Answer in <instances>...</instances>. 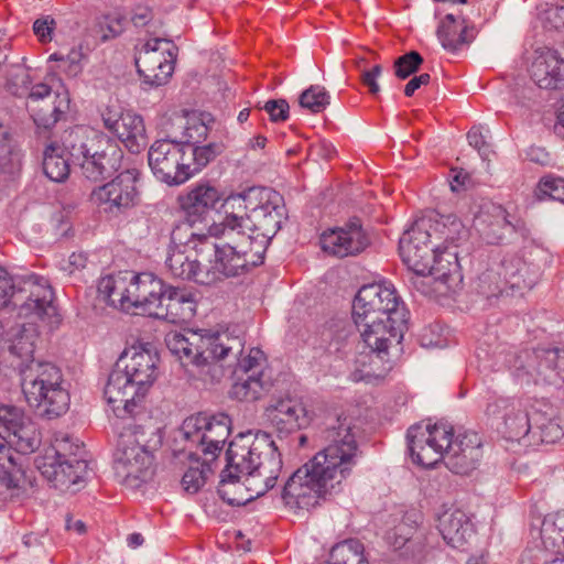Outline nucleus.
<instances>
[{
	"label": "nucleus",
	"instance_id": "20",
	"mask_svg": "<svg viewBox=\"0 0 564 564\" xmlns=\"http://www.w3.org/2000/svg\"><path fill=\"white\" fill-rule=\"evenodd\" d=\"M319 243L325 253L343 259L364 252L370 245V238L361 220L354 217L344 226L323 231Z\"/></svg>",
	"mask_w": 564,
	"mask_h": 564
},
{
	"label": "nucleus",
	"instance_id": "59",
	"mask_svg": "<svg viewBox=\"0 0 564 564\" xmlns=\"http://www.w3.org/2000/svg\"><path fill=\"white\" fill-rule=\"evenodd\" d=\"M431 82V76L427 73H423L419 76H414L411 78L406 85L404 86V95L406 97H411L414 93L421 87L426 86Z\"/></svg>",
	"mask_w": 564,
	"mask_h": 564
},
{
	"label": "nucleus",
	"instance_id": "15",
	"mask_svg": "<svg viewBox=\"0 0 564 564\" xmlns=\"http://www.w3.org/2000/svg\"><path fill=\"white\" fill-rule=\"evenodd\" d=\"M139 173L126 170L108 183L97 186L90 194V200L99 209L111 215H119L134 207L139 202L137 187Z\"/></svg>",
	"mask_w": 564,
	"mask_h": 564
},
{
	"label": "nucleus",
	"instance_id": "34",
	"mask_svg": "<svg viewBox=\"0 0 564 564\" xmlns=\"http://www.w3.org/2000/svg\"><path fill=\"white\" fill-rule=\"evenodd\" d=\"M177 200L189 221H202L221 200V193L209 183H197Z\"/></svg>",
	"mask_w": 564,
	"mask_h": 564
},
{
	"label": "nucleus",
	"instance_id": "56",
	"mask_svg": "<svg viewBox=\"0 0 564 564\" xmlns=\"http://www.w3.org/2000/svg\"><path fill=\"white\" fill-rule=\"evenodd\" d=\"M467 140L469 145L475 148L481 156L487 154V142L481 127H473L467 133Z\"/></svg>",
	"mask_w": 564,
	"mask_h": 564
},
{
	"label": "nucleus",
	"instance_id": "60",
	"mask_svg": "<svg viewBox=\"0 0 564 564\" xmlns=\"http://www.w3.org/2000/svg\"><path fill=\"white\" fill-rule=\"evenodd\" d=\"M52 93V88L44 83H39L35 85H29V93L26 94V98L31 101H37L48 97Z\"/></svg>",
	"mask_w": 564,
	"mask_h": 564
},
{
	"label": "nucleus",
	"instance_id": "28",
	"mask_svg": "<svg viewBox=\"0 0 564 564\" xmlns=\"http://www.w3.org/2000/svg\"><path fill=\"white\" fill-rule=\"evenodd\" d=\"M476 226L487 243H500L507 234L520 230V223H513L501 206L494 203L484 204L476 217Z\"/></svg>",
	"mask_w": 564,
	"mask_h": 564
},
{
	"label": "nucleus",
	"instance_id": "10",
	"mask_svg": "<svg viewBox=\"0 0 564 564\" xmlns=\"http://www.w3.org/2000/svg\"><path fill=\"white\" fill-rule=\"evenodd\" d=\"M214 258L207 264L200 265L197 260L199 251L181 248H169L165 260L166 268L174 278L193 280L202 285H215L225 279L246 273L239 261L232 262L229 258V248L220 249L213 245Z\"/></svg>",
	"mask_w": 564,
	"mask_h": 564
},
{
	"label": "nucleus",
	"instance_id": "26",
	"mask_svg": "<svg viewBox=\"0 0 564 564\" xmlns=\"http://www.w3.org/2000/svg\"><path fill=\"white\" fill-rule=\"evenodd\" d=\"M159 356L150 348V344L132 346L126 349L116 365L120 367L134 384L148 392L158 375Z\"/></svg>",
	"mask_w": 564,
	"mask_h": 564
},
{
	"label": "nucleus",
	"instance_id": "17",
	"mask_svg": "<svg viewBox=\"0 0 564 564\" xmlns=\"http://www.w3.org/2000/svg\"><path fill=\"white\" fill-rule=\"evenodd\" d=\"M431 225L427 221L416 219L413 225L403 232L399 241V252L403 263L416 275L425 276L431 271V263L436 258V252L441 250V245L434 239L417 249L414 242L430 241L432 238L429 234Z\"/></svg>",
	"mask_w": 564,
	"mask_h": 564
},
{
	"label": "nucleus",
	"instance_id": "30",
	"mask_svg": "<svg viewBox=\"0 0 564 564\" xmlns=\"http://www.w3.org/2000/svg\"><path fill=\"white\" fill-rule=\"evenodd\" d=\"M533 82L544 89L564 87V59L550 47L538 48L530 68Z\"/></svg>",
	"mask_w": 564,
	"mask_h": 564
},
{
	"label": "nucleus",
	"instance_id": "36",
	"mask_svg": "<svg viewBox=\"0 0 564 564\" xmlns=\"http://www.w3.org/2000/svg\"><path fill=\"white\" fill-rule=\"evenodd\" d=\"M438 530L444 541L454 549L463 550L474 534L468 516L459 510H448L438 518Z\"/></svg>",
	"mask_w": 564,
	"mask_h": 564
},
{
	"label": "nucleus",
	"instance_id": "33",
	"mask_svg": "<svg viewBox=\"0 0 564 564\" xmlns=\"http://www.w3.org/2000/svg\"><path fill=\"white\" fill-rule=\"evenodd\" d=\"M510 367L514 369L518 377L532 376L533 371L543 375L547 369L564 371V349L539 348L532 355L529 351H523L514 356L513 364ZM557 375L564 381V375L560 372Z\"/></svg>",
	"mask_w": 564,
	"mask_h": 564
},
{
	"label": "nucleus",
	"instance_id": "22",
	"mask_svg": "<svg viewBox=\"0 0 564 564\" xmlns=\"http://www.w3.org/2000/svg\"><path fill=\"white\" fill-rule=\"evenodd\" d=\"M0 435L9 438L8 443L23 455L33 453L41 444L36 424L20 409L11 405H0Z\"/></svg>",
	"mask_w": 564,
	"mask_h": 564
},
{
	"label": "nucleus",
	"instance_id": "19",
	"mask_svg": "<svg viewBox=\"0 0 564 564\" xmlns=\"http://www.w3.org/2000/svg\"><path fill=\"white\" fill-rule=\"evenodd\" d=\"M530 267L522 257L507 254L497 270H488L479 276L481 293L487 296L501 293L505 286L510 289H531L534 279L530 276Z\"/></svg>",
	"mask_w": 564,
	"mask_h": 564
},
{
	"label": "nucleus",
	"instance_id": "13",
	"mask_svg": "<svg viewBox=\"0 0 564 564\" xmlns=\"http://www.w3.org/2000/svg\"><path fill=\"white\" fill-rule=\"evenodd\" d=\"M181 432L184 440L200 447L204 455L216 457L230 434V419L226 414L199 413L185 419Z\"/></svg>",
	"mask_w": 564,
	"mask_h": 564
},
{
	"label": "nucleus",
	"instance_id": "61",
	"mask_svg": "<svg viewBox=\"0 0 564 564\" xmlns=\"http://www.w3.org/2000/svg\"><path fill=\"white\" fill-rule=\"evenodd\" d=\"M80 54L78 52H70L67 56H63L61 54L54 53L50 56L51 61H61L63 63H69V72L73 74H77L80 72V66L78 64Z\"/></svg>",
	"mask_w": 564,
	"mask_h": 564
},
{
	"label": "nucleus",
	"instance_id": "16",
	"mask_svg": "<svg viewBox=\"0 0 564 564\" xmlns=\"http://www.w3.org/2000/svg\"><path fill=\"white\" fill-rule=\"evenodd\" d=\"M148 161L156 178L169 185H181L188 180L185 147L177 141L156 140L149 149Z\"/></svg>",
	"mask_w": 564,
	"mask_h": 564
},
{
	"label": "nucleus",
	"instance_id": "5",
	"mask_svg": "<svg viewBox=\"0 0 564 564\" xmlns=\"http://www.w3.org/2000/svg\"><path fill=\"white\" fill-rule=\"evenodd\" d=\"M73 164L80 166L83 175L89 181H100L111 176L121 167L122 150L117 142L104 133L77 126L65 137L64 147L53 142L43 152L44 174L54 182L65 181L70 171L65 153Z\"/></svg>",
	"mask_w": 564,
	"mask_h": 564
},
{
	"label": "nucleus",
	"instance_id": "27",
	"mask_svg": "<svg viewBox=\"0 0 564 564\" xmlns=\"http://www.w3.org/2000/svg\"><path fill=\"white\" fill-rule=\"evenodd\" d=\"M265 414L272 427L280 434H291L310 423L305 405L291 397L272 400L265 409Z\"/></svg>",
	"mask_w": 564,
	"mask_h": 564
},
{
	"label": "nucleus",
	"instance_id": "25",
	"mask_svg": "<svg viewBox=\"0 0 564 564\" xmlns=\"http://www.w3.org/2000/svg\"><path fill=\"white\" fill-rule=\"evenodd\" d=\"M105 127L132 153H139L147 145V133L141 116L132 111L118 112L107 107L101 112Z\"/></svg>",
	"mask_w": 564,
	"mask_h": 564
},
{
	"label": "nucleus",
	"instance_id": "3",
	"mask_svg": "<svg viewBox=\"0 0 564 564\" xmlns=\"http://www.w3.org/2000/svg\"><path fill=\"white\" fill-rule=\"evenodd\" d=\"M325 446L286 480L282 498L291 508L310 509L343 490L344 480L356 466L360 451L356 425L338 416L321 432Z\"/></svg>",
	"mask_w": 564,
	"mask_h": 564
},
{
	"label": "nucleus",
	"instance_id": "54",
	"mask_svg": "<svg viewBox=\"0 0 564 564\" xmlns=\"http://www.w3.org/2000/svg\"><path fill=\"white\" fill-rule=\"evenodd\" d=\"M382 74L381 65L377 64L370 69L362 70L360 75L361 83L368 88L369 93L377 95L380 91V87L377 83L378 77Z\"/></svg>",
	"mask_w": 564,
	"mask_h": 564
},
{
	"label": "nucleus",
	"instance_id": "7",
	"mask_svg": "<svg viewBox=\"0 0 564 564\" xmlns=\"http://www.w3.org/2000/svg\"><path fill=\"white\" fill-rule=\"evenodd\" d=\"M12 297H15V303L21 302L18 316L30 325L42 323L54 329L61 324L54 292L46 278L29 273L19 276L15 283L7 270L0 267V310L7 307Z\"/></svg>",
	"mask_w": 564,
	"mask_h": 564
},
{
	"label": "nucleus",
	"instance_id": "55",
	"mask_svg": "<svg viewBox=\"0 0 564 564\" xmlns=\"http://www.w3.org/2000/svg\"><path fill=\"white\" fill-rule=\"evenodd\" d=\"M87 254L84 252H73L61 265L62 270L72 275L76 271L84 269L87 264Z\"/></svg>",
	"mask_w": 564,
	"mask_h": 564
},
{
	"label": "nucleus",
	"instance_id": "37",
	"mask_svg": "<svg viewBox=\"0 0 564 564\" xmlns=\"http://www.w3.org/2000/svg\"><path fill=\"white\" fill-rule=\"evenodd\" d=\"M531 431L528 437V444L541 443L552 444L562 438L563 429L558 423L555 411L547 404L534 406L530 413Z\"/></svg>",
	"mask_w": 564,
	"mask_h": 564
},
{
	"label": "nucleus",
	"instance_id": "12",
	"mask_svg": "<svg viewBox=\"0 0 564 564\" xmlns=\"http://www.w3.org/2000/svg\"><path fill=\"white\" fill-rule=\"evenodd\" d=\"M394 286L391 283H372L360 288L352 303L355 323H375V318H389L404 314Z\"/></svg>",
	"mask_w": 564,
	"mask_h": 564
},
{
	"label": "nucleus",
	"instance_id": "58",
	"mask_svg": "<svg viewBox=\"0 0 564 564\" xmlns=\"http://www.w3.org/2000/svg\"><path fill=\"white\" fill-rule=\"evenodd\" d=\"M449 185L453 192H458L469 182V174L463 170L452 169L449 173Z\"/></svg>",
	"mask_w": 564,
	"mask_h": 564
},
{
	"label": "nucleus",
	"instance_id": "47",
	"mask_svg": "<svg viewBox=\"0 0 564 564\" xmlns=\"http://www.w3.org/2000/svg\"><path fill=\"white\" fill-rule=\"evenodd\" d=\"M212 473L210 465L206 463L196 467H189L181 481L184 491L189 495L197 494L204 487Z\"/></svg>",
	"mask_w": 564,
	"mask_h": 564
},
{
	"label": "nucleus",
	"instance_id": "23",
	"mask_svg": "<svg viewBox=\"0 0 564 564\" xmlns=\"http://www.w3.org/2000/svg\"><path fill=\"white\" fill-rule=\"evenodd\" d=\"M405 316L406 313L389 318H375V323H355L364 343L370 349L371 359L373 357L382 359V355H387L388 348L392 344L401 343L405 328Z\"/></svg>",
	"mask_w": 564,
	"mask_h": 564
},
{
	"label": "nucleus",
	"instance_id": "31",
	"mask_svg": "<svg viewBox=\"0 0 564 564\" xmlns=\"http://www.w3.org/2000/svg\"><path fill=\"white\" fill-rule=\"evenodd\" d=\"M154 317L178 324L191 321L196 312L194 294L186 289L166 286Z\"/></svg>",
	"mask_w": 564,
	"mask_h": 564
},
{
	"label": "nucleus",
	"instance_id": "21",
	"mask_svg": "<svg viewBox=\"0 0 564 564\" xmlns=\"http://www.w3.org/2000/svg\"><path fill=\"white\" fill-rule=\"evenodd\" d=\"M276 481H267L259 476L242 475L226 467L220 475L217 492L230 506H245L263 496Z\"/></svg>",
	"mask_w": 564,
	"mask_h": 564
},
{
	"label": "nucleus",
	"instance_id": "64",
	"mask_svg": "<svg viewBox=\"0 0 564 564\" xmlns=\"http://www.w3.org/2000/svg\"><path fill=\"white\" fill-rule=\"evenodd\" d=\"M555 132L564 138V106L561 108L557 115V121L555 123Z\"/></svg>",
	"mask_w": 564,
	"mask_h": 564
},
{
	"label": "nucleus",
	"instance_id": "11",
	"mask_svg": "<svg viewBox=\"0 0 564 564\" xmlns=\"http://www.w3.org/2000/svg\"><path fill=\"white\" fill-rule=\"evenodd\" d=\"M84 446L67 434H58L51 447L37 456L35 466L43 477L62 490L77 485L87 473Z\"/></svg>",
	"mask_w": 564,
	"mask_h": 564
},
{
	"label": "nucleus",
	"instance_id": "49",
	"mask_svg": "<svg viewBox=\"0 0 564 564\" xmlns=\"http://www.w3.org/2000/svg\"><path fill=\"white\" fill-rule=\"evenodd\" d=\"M424 59L421 54L416 51L408 52L399 56L393 64L394 75L399 79H406L414 73H416L422 66Z\"/></svg>",
	"mask_w": 564,
	"mask_h": 564
},
{
	"label": "nucleus",
	"instance_id": "4",
	"mask_svg": "<svg viewBox=\"0 0 564 564\" xmlns=\"http://www.w3.org/2000/svg\"><path fill=\"white\" fill-rule=\"evenodd\" d=\"M35 329L23 326L2 350L1 357L21 375L26 402L48 420L67 412L70 403L68 384L62 370L52 362L33 358Z\"/></svg>",
	"mask_w": 564,
	"mask_h": 564
},
{
	"label": "nucleus",
	"instance_id": "44",
	"mask_svg": "<svg viewBox=\"0 0 564 564\" xmlns=\"http://www.w3.org/2000/svg\"><path fill=\"white\" fill-rule=\"evenodd\" d=\"M436 259L431 263V271L425 276H432L435 281L451 288L454 281V274L457 273V253L448 250H440L436 252Z\"/></svg>",
	"mask_w": 564,
	"mask_h": 564
},
{
	"label": "nucleus",
	"instance_id": "32",
	"mask_svg": "<svg viewBox=\"0 0 564 564\" xmlns=\"http://www.w3.org/2000/svg\"><path fill=\"white\" fill-rule=\"evenodd\" d=\"M26 482L30 480L21 457L14 455L6 436L0 435V500L12 498Z\"/></svg>",
	"mask_w": 564,
	"mask_h": 564
},
{
	"label": "nucleus",
	"instance_id": "2",
	"mask_svg": "<svg viewBox=\"0 0 564 564\" xmlns=\"http://www.w3.org/2000/svg\"><path fill=\"white\" fill-rule=\"evenodd\" d=\"M165 344L184 367L196 368L199 376L217 372L218 362L232 369L235 381L230 397L238 401H257L272 386L264 371L263 352L259 348H251L243 356L245 338L239 335L228 332H170L165 336Z\"/></svg>",
	"mask_w": 564,
	"mask_h": 564
},
{
	"label": "nucleus",
	"instance_id": "14",
	"mask_svg": "<svg viewBox=\"0 0 564 564\" xmlns=\"http://www.w3.org/2000/svg\"><path fill=\"white\" fill-rule=\"evenodd\" d=\"M176 47L166 39L147 41L135 56V66L143 82L151 86L164 85L174 70Z\"/></svg>",
	"mask_w": 564,
	"mask_h": 564
},
{
	"label": "nucleus",
	"instance_id": "9",
	"mask_svg": "<svg viewBox=\"0 0 564 564\" xmlns=\"http://www.w3.org/2000/svg\"><path fill=\"white\" fill-rule=\"evenodd\" d=\"M145 429L141 425L123 426L115 453V471L120 482L129 489H139L153 475V452Z\"/></svg>",
	"mask_w": 564,
	"mask_h": 564
},
{
	"label": "nucleus",
	"instance_id": "52",
	"mask_svg": "<svg viewBox=\"0 0 564 564\" xmlns=\"http://www.w3.org/2000/svg\"><path fill=\"white\" fill-rule=\"evenodd\" d=\"M55 25V20L50 15H46L34 21L33 31L40 42L48 43L53 39Z\"/></svg>",
	"mask_w": 564,
	"mask_h": 564
},
{
	"label": "nucleus",
	"instance_id": "6",
	"mask_svg": "<svg viewBox=\"0 0 564 564\" xmlns=\"http://www.w3.org/2000/svg\"><path fill=\"white\" fill-rule=\"evenodd\" d=\"M406 441L413 462L426 468L444 459L451 471L468 475L482 457L479 434L468 431L454 436L447 422L414 424L406 432Z\"/></svg>",
	"mask_w": 564,
	"mask_h": 564
},
{
	"label": "nucleus",
	"instance_id": "8",
	"mask_svg": "<svg viewBox=\"0 0 564 564\" xmlns=\"http://www.w3.org/2000/svg\"><path fill=\"white\" fill-rule=\"evenodd\" d=\"M227 466L242 475L276 481L282 471L281 453L272 436L262 431L238 434L226 453Z\"/></svg>",
	"mask_w": 564,
	"mask_h": 564
},
{
	"label": "nucleus",
	"instance_id": "57",
	"mask_svg": "<svg viewBox=\"0 0 564 564\" xmlns=\"http://www.w3.org/2000/svg\"><path fill=\"white\" fill-rule=\"evenodd\" d=\"M153 18L152 10L149 7L138 6L134 8L131 21L137 28L145 26Z\"/></svg>",
	"mask_w": 564,
	"mask_h": 564
},
{
	"label": "nucleus",
	"instance_id": "24",
	"mask_svg": "<svg viewBox=\"0 0 564 564\" xmlns=\"http://www.w3.org/2000/svg\"><path fill=\"white\" fill-rule=\"evenodd\" d=\"M487 414L502 421L499 432L506 440L520 442L530 436V413L520 400L498 398L488 404Z\"/></svg>",
	"mask_w": 564,
	"mask_h": 564
},
{
	"label": "nucleus",
	"instance_id": "39",
	"mask_svg": "<svg viewBox=\"0 0 564 564\" xmlns=\"http://www.w3.org/2000/svg\"><path fill=\"white\" fill-rule=\"evenodd\" d=\"M436 34L444 50L452 54L458 53L473 40L466 20L462 15H455L454 13H447L441 20Z\"/></svg>",
	"mask_w": 564,
	"mask_h": 564
},
{
	"label": "nucleus",
	"instance_id": "41",
	"mask_svg": "<svg viewBox=\"0 0 564 564\" xmlns=\"http://www.w3.org/2000/svg\"><path fill=\"white\" fill-rule=\"evenodd\" d=\"M185 161L188 164V180L199 172L203 167L214 161L218 155L224 152V144L221 142H209L207 144H185Z\"/></svg>",
	"mask_w": 564,
	"mask_h": 564
},
{
	"label": "nucleus",
	"instance_id": "45",
	"mask_svg": "<svg viewBox=\"0 0 564 564\" xmlns=\"http://www.w3.org/2000/svg\"><path fill=\"white\" fill-rule=\"evenodd\" d=\"M0 70L6 76V89L17 97H24L32 84L30 69L23 64L0 65Z\"/></svg>",
	"mask_w": 564,
	"mask_h": 564
},
{
	"label": "nucleus",
	"instance_id": "18",
	"mask_svg": "<svg viewBox=\"0 0 564 564\" xmlns=\"http://www.w3.org/2000/svg\"><path fill=\"white\" fill-rule=\"evenodd\" d=\"M105 398L119 419L135 417L144 410L142 404L147 394L139 384L117 365L111 370L104 390Z\"/></svg>",
	"mask_w": 564,
	"mask_h": 564
},
{
	"label": "nucleus",
	"instance_id": "50",
	"mask_svg": "<svg viewBox=\"0 0 564 564\" xmlns=\"http://www.w3.org/2000/svg\"><path fill=\"white\" fill-rule=\"evenodd\" d=\"M68 104H69V98L66 94H64V95L57 94L56 100L54 101V104L52 106L51 112L50 113L39 112V113L33 115L34 122L39 127H44V128L54 126L58 121L59 116L63 115L67 110Z\"/></svg>",
	"mask_w": 564,
	"mask_h": 564
},
{
	"label": "nucleus",
	"instance_id": "53",
	"mask_svg": "<svg viewBox=\"0 0 564 564\" xmlns=\"http://www.w3.org/2000/svg\"><path fill=\"white\" fill-rule=\"evenodd\" d=\"M263 109L269 113L270 119L274 122L284 121L289 117V104L284 99L269 100L264 104Z\"/></svg>",
	"mask_w": 564,
	"mask_h": 564
},
{
	"label": "nucleus",
	"instance_id": "46",
	"mask_svg": "<svg viewBox=\"0 0 564 564\" xmlns=\"http://www.w3.org/2000/svg\"><path fill=\"white\" fill-rule=\"evenodd\" d=\"M329 95L323 86L312 85L305 89L299 99L301 107L313 113L322 112L329 105Z\"/></svg>",
	"mask_w": 564,
	"mask_h": 564
},
{
	"label": "nucleus",
	"instance_id": "62",
	"mask_svg": "<svg viewBox=\"0 0 564 564\" xmlns=\"http://www.w3.org/2000/svg\"><path fill=\"white\" fill-rule=\"evenodd\" d=\"M11 152L6 128L0 123V159H4Z\"/></svg>",
	"mask_w": 564,
	"mask_h": 564
},
{
	"label": "nucleus",
	"instance_id": "38",
	"mask_svg": "<svg viewBox=\"0 0 564 564\" xmlns=\"http://www.w3.org/2000/svg\"><path fill=\"white\" fill-rule=\"evenodd\" d=\"M134 273L120 271L116 274L104 276L98 284L99 292L107 297L108 303L127 313L131 312V286Z\"/></svg>",
	"mask_w": 564,
	"mask_h": 564
},
{
	"label": "nucleus",
	"instance_id": "51",
	"mask_svg": "<svg viewBox=\"0 0 564 564\" xmlns=\"http://www.w3.org/2000/svg\"><path fill=\"white\" fill-rule=\"evenodd\" d=\"M540 19L545 29L560 30L564 28V0L562 4L551 6L545 9Z\"/></svg>",
	"mask_w": 564,
	"mask_h": 564
},
{
	"label": "nucleus",
	"instance_id": "40",
	"mask_svg": "<svg viewBox=\"0 0 564 564\" xmlns=\"http://www.w3.org/2000/svg\"><path fill=\"white\" fill-rule=\"evenodd\" d=\"M196 221H189L186 217L184 221L174 226L171 232L170 248H181L192 251H200L203 246L209 245V235L199 234L194 229Z\"/></svg>",
	"mask_w": 564,
	"mask_h": 564
},
{
	"label": "nucleus",
	"instance_id": "63",
	"mask_svg": "<svg viewBox=\"0 0 564 564\" xmlns=\"http://www.w3.org/2000/svg\"><path fill=\"white\" fill-rule=\"evenodd\" d=\"M531 161L545 164L549 161V154L541 148H531L529 152Z\"/></svg>",
	"mask_w": 564,
	"mask_h": 564
},
{
	"label": "nucleus",
	"instance_id": "42",
	"mask_svg": "<svg viewBox=\"0 0 564 564\" xmlns=\"http://www.w3.org/2000/svg\"><path fill=\"white\" fill-rule=\"evenodd\" d=\"M540 535L545 550L558 553L564 549V510L543 519Z\"/></svg>",
	"mask_w": 564,
	"mask_h": 564
},
{
	"label": "nucleus",
	"instance_id": "1",
	"mask_svg": "<svg viewBox=\"0 0 564 564\" xmlns=\"http://www.w3.org/2000/svg\"><path fill=\"white\" fill-rule=\"evenodd\" d=\"M223 218L208 227V235L220 239V249L229 248V258L248 272L263 262L270 240L281 228L284 199L270 187H251L227 196L221 204Z\"/></svg>",
	"mask_w": 564,
	"mask_h": 564
},
{
	"label": "nucleus",
	"instance_id": "43",
	"mask_svg": "<svg viewBox=\"0 0 564 564\" xmlns=\"http://www.w3.org/2000/svg\"><path fill=\"white\" fill-rule=\"evenodd\" d=\"M214 124V119L210 113L199 112L193 113L186 117L185 124L183 127L181 141L182 144H195L203 143L210 129Z\"/></svg>",
	"mask_w": 564,
	"mask_h": 564
},
{
	"label": "nucleus",
	"instance_id": "29",
	"mask_svg": "<svg viewBox=\"0 0 564 564\" xmlns=\"http://www.w3.org/2000/svg\"><path fill=\"white\" fill-rule=\"evenodd\" d=\"M165 283L153 273L143 272L134 274L131 286V312L132 314H147L154 317V312L165 291Z\"/></svg>",
	"mask_w": 564,
	"mask_h": 564
},
{
	"label": "nucleus",
	"instance_id": "35",
	"mask_svg": "<svg viewBox=\"0 0 564 564\" xmlns=\"http://www.w3.org/2000/svg\"><path fill=\"white\" fill-rule=\"evenodd\" d=\"M420 220L427 221L431 225L429 234L436 243L441 245V250H448L451 246H457L460 241L466 240L469 235L468 228L453 214H432L421 217Z\"/></svg>",
	"mask_w": 564,
	"mask_h": 564
},
{
	"label": "nucleus",
	"instance_id": "48",
	"mask_svg": "<svg viewBox=\"0 0 564 564\" xmlns=\"http://www.w3.org/2000/svg\"><path fill=\"white\" fill-rule=\"evenodd\" d=\"M535 195L539 200L553 199L564 204V178L554 175L542 177Z\"/></svg>",
	"mask_w": 564,
	"mask_h": 564
}]
</instances>
